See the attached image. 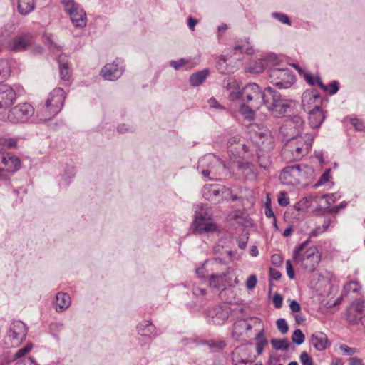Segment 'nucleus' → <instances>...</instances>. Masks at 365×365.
<instances>
[{
    "label": "nucleus",
    "instance_id": "nucleus-58",
    "mask_svg": "<svg viewBox=\"0 0 365 365\" xmlns=\"http://www.w3.org/2000/svg\"><path fill=\"white\" fill-rule=\"evenodd\" d=\"M2 144L8 148H14L16 147L17 141L15 138L4 139Z\"/></svg>",
    "mask_w": 365,
    "mask_h": 365
},
{
    "label": "nucleus",
    "instance_id": "nucleus-28",
    "mask_svg": "<svg viewBox=\"0 0 365 365\" xmlns=\"http://www.w3.org/2000/svg\"><path fill=\"white\" fill-rule=\"evenodd\" d=\"M231 357L233 365H248L252 363V361L245 358L242 347L238 346L235 349L231 354Z\"/></svg>",
    "mask_w": 365,
    "mask_h": 365
},
{
    "label": "nucleus",
    "instance_id": "nucleus-37",
    "mask_svg": "<svg viewBox=\"0 0 365 365\" xmlns=\"http://www.w3.org/2000/svg\"><path fill=\"white\" fill-rule=\"evenodd\" d=\"M43 38L45 44L48 46L50 49L60 50L61 48V47L57 43L55 42L52 34L45 33L43 34Z\"/></svg>",
    "mask_w": 365,
    "mask_h": 365
},
{
    "label": "nucleus",
    "instance_id": "nucleus-49",
    "mask_svg": "<svg viewBox=\"0 0 365 365\" xmlns=\"http://www.w3.org/2000/svg\"><path fill=\"white\" fill-rule=\"evenodd\" d=\"M257 277L255 274L250 275L246 281V287L251 290L257 284Z\"/></svg>",
    "mask_w": 365,
    "mask_h": 365
},
{
    "label": "nucleus",
    "instance_id": "nucleus-46",
    "mask_svg": "<svg viewBox=\"0 0 365 365\" xmlns=\"http://www.w3.org/2000/svg\"><path fill=\"white\" fill-rule=\"evenodd\" d=\"M228 99L232 101H235L238 100H241L243 101V97H242V89L241 91H231L228 95Z\"/></svg>",
    "mask_w": 365,
    "mask_h": 365
},
{
    "label": "nucleus",
    "instance_id": "nucleus-53",
    "mask_svg": "<svg viewBox=\"0 0 365 365\" xmlns=\"http://www.w3.org/2000/svg\"><path fill=\"white\" fill-rule=\"evenodd\" d=\"M61 2L66 11H68L73 8H76V6H78V4L74 2V0H61Z\"/></svg>",
    "mask_w": 365,
    "mask_h": 365
},
{
    "label": "nucleus",
    "instance_id": "nucleus-31",
    "mask_svg": "<svg viewBox=\"0 0 365 365\" xmlns=\"http://www.w3.org/2000/svg\"><path fill=\"white\" fill-rule=\"evenodd\" d=\"M36 4L34 0H19L18 11L21 15H27L35 9Z\"/></svg>",
    "mask_w": 365,
    "mask_h": 365
},
{
    "label": "nucleus",
    "instance_id": "nucleus-24",
    "mask_svg": "<svg viewBox=\"0 0 365 365\" xmlns=\"http://www.w3.org/2000/svg\"><path fill=\"white\" fill-rule=\"evenodd\" d=\"M230 269L228 268L226 272H223L220 274H211L209 277L210 286L219 289L224 287L227 284H229L227 277L230 273Z\"/></svg>",
    "mask_w": 365,
    "mask_h": 365
},
{
    "label": "nucleus",
    "instance_id": "nucleus-42",
    "mask_svg": "<svg viewBox=\"0 0 365 365\" xmlns=\"http://www.w3.org/2000/svg\"><path fill=\"white\" fill-rule=\"evenodd\" d=\"M330 171H331L330 169H327L321 175V177L319 178V180L317 182V183L314 185V187H318L320 185H322L325 184L326 182H327L329 180L330 178H331V176H330Z\"/></svg>",
    "mask_w": 365,
    "mask_h": 365
},
{
    "label": "nucleus",
    "instance_id": "nucleus-7",
    "mask_svg": "<svg viewBox=\"0 0 365 365\" xmlns=\"http://www.w3.org/2000/svg\"><path fill=\"white\" fill-rule=\"evenodd\" d=\"M322 101L318 91L314 88L306 90L302 96V106L306 112L316 109L320 110Z\"/></svg>",
    "mask_w": 365,
    "mask_h": 365
},
{
    "label": "nucleus",
    "instance_id": "nucleus-44",
    "mask_svg": "<svg viewBox=\"0 0 365 365\" xmlns=\"http://www.w3.org/2000/svg\"><path fill=\"white\" fill-rule=\"evenodd\" d=\"M340 350L342 351L346 355L352 356L359 352V350L356 348L349 347L346 344H341L339 347Z\"/></svg>",
    "mask_w": 365,
    "mask_h": 365
},
{
    "label": "nucleus",
    "instance_id": "nucleus-13",
    "mask_svg": "<svg viewBox=\"0 0 365 365\" xmlns=\"http://www.w3.org/2000/svg\"><path fill=\"white\" fill-rule=\"evenodd\" d=\"M206 315L209 323L215 325L222 324L229 317L227 311L219 305L209 308Z\"/></svg>",
    "mask_w": 365,
    "mask_h": 365
},
{
    "label": "nucleus",
    "instance_id": "nucleus-30",
    "mask_svg": "<svg viewBox=\"0 0 365 365\" xmlns=\"http://www.w3.org/2000/svg\"><path fill=\"white\" fill-rule=\"evenodd\" d=\"M302 168L299 165H294L285 167L281 173L282 178L287 180L288 178L291 177L293 178H297L301 175Z\"/></svg>",
    "mask_w": 365,
    "mask_h": 365
},
{
    "label": "nucleus",
    "instance_id": "nucleus-25",
    "mask_svg": "<svg viewBox=\"0 0 365 365\" xmlns=\"http://www.w3.org/2000/svg\"><path fill=\"white\" fill-rule=\"evenodd\" d=\"M252 328V325L247 322V319H241L237 320L233 326L232 336L236 339H238L244 332L251 330Z\"/></svg>",
    "mask_w": 365,
    "mask_h": 365
},
{
    "label": "nucleus",
    "instance_id": "nucleus-35",
    "mask_svg": "<svg viewBox=\"0 0 365 365\" xmlns=\"http://www.w3.org/2000/svg\"><path fill=\"white\" fill-rule=\"evenodd\" d=\"M250 105L247 106L244 102L240 108V113L246 118L252 120L255 118V112L254 110H257L258 108H252V103H250Z\"/></svg>",
    "mask_w": 365,
    "mask_h": 365
},
{
    "label": "nucleus",
    "instance_id": "nucleus-9",
    "mask_svg": "<svg viewBox=\"0 0 365 365\" xmlns=\"http://www.w3.org/2000/svg\"><path fill=\"white\" fill-rule=\"evenodd\" d=\"M33 36L31 33H23L16 36L6 44V48L11 51H23L27 50L32 44Z\"/></svg>",
    "mask_w": 365,
    "mask_h": 365
},
{
    "label": "nucleus",
    "instance_id": "nucleus-17",
    "mask_svg": "<svg viewBox=\"0 0 365 365\" xmlns=\"http://www.w3.org/2000/svg\"><path fill=\"white\" fill-rule=\"evenodd\" d=\"M27 334V329L24 323L21 321L14 322L10 328L9 336L16 344L25 339Z\"/></svg>",
    "mask_w": 365,
    "mask_h": 365
},
{
    "label": "nucleus",
    "instance_id": "nucleus-12",
    "mask_svg": "<svg viewBox=\"0 0 365 365\" xmlns=\"http://www.w3.org/2000/svg\"><path fill=\"white\" fill-rule=\"evenodd\" d=\"M270 76H277L280 81L274 83L279 88H288L295 82V76L290 70H269Z\"/></svg>",
    "mask_w": 365,
    "mask_h": 365
},
{
    "label": "nucleus",
    "instance_id": "nucleus-36",
    "mask_svg": "<svg viewBox=\"0 0 365 365\" xmlns=\"http://www.w3.org/2000/svg\"><path fill=\"white\" fill-rule=\"evenodd\" d=\"M273 348L276 350L285 351L289 348V342L287 339H272L270 341Z\"/></svg>",
    "mask_w": 365,
    "mask_h": 365
},
{
    "label": "nucleus",
    "instance_id": "nucleus-4",
    "mask_svg": "<svg viewBox=\"0 0 365 365\" xmlns=\"http://www.w3.org/2000/svg\"><path fill=\"white\" fill-rule=\"evenodd\" d=\"M34 113V109L31 104L19 103L9 110L7 119L14 124L24 123L29 121Z\"/></svg>",
    "mask_w": 365,
    "mask_h": 365
},
{
    "label": "nucleus",
    "instance_id": "nucleus-51",
    "mask_svg": "<svg viewBox=\"0 0 365 365\" xmlns=\"http://www.w3.org/2000/svg\"><path fill=\"white\" fill-rule=\"evenodd\" d=\"M31 349V344L30 345H26L25 347L22 348V349H19L15 355H14V358L15 359H19V358H21L22 356H24L26 354H27L29 351H30V350Z\"/></svg>",
    "mask_w": 365,
    "mask_h": 365
},
{
    "label": "nucleus",
    "instance_id": "nucleus-59",
    "mask_svg": "<svg viewBox=\"0 0 365 365\" xmlns=\"http://www.w3.org/2000/svg\"><path fill=\"white\" fill-rule=\"evenodd\" d=\"M278 202L281 206L285 207L289 205V199L287 197L285 192H281L280 197L278 198Z\"/></svg>",
    "mask_w": 365,
    "mask_h": 365
},
{
    "label": "nucleus",
    "instance_id": "nucleus-22",
    "mask_svg": "<svg viewBox=\"0 0 365 365\" xmlns=\"http://www.w3.org/2000/svg\"><path fill=\"white\" fill-rule=\"evenodd\" d=\"M310 341L314 348L319 351L325 350L330 345L327 336L321 331L314 333L310 337Z\"/></svg>",
    "mask_w": 365,
    "mask_h": 365
},
{
    "label": "nucleus",
    "instance_id": "nucleus-39",
    "mask_svg": "<svg viewBox=\"0 0 365 365\" xmlns=\"http://www.w3.org/2000/svg\"><path fill=\"white\" fill-rule=\"evenodd\" d=\"M299 74L304 78V79L310 85L314 86L317 84V78L313 76L312 74L307 73L305 70H297Z\"/></svg>",
    "mask_w": 365,
    "mask_h": 365
},
{
    "label": "nucleus",
    "instance_id": "nucleus-40",
    "mask_svg": "<svg viewBox=\"0 0 365 365\" xmlns=\"http://www.w3.org/2000/svg\"><path fill=\"white\" fill-rule=\"evenodd\" d=\"M304 339L305 336L300 329H297L293 332L292 336V341L294 344L300 345L304 343Z\"/></svg>",
    "mask_w": 365,
    "mask_h": 365
},
{
    "label": "nucleus",
    "instance_id": "nucleus-62",
    "mask_svg": "<svg viewBox=\"0 0 365 365\" xmlns=\"http://www.w3.org/2000/svg\"><path fill=\"white\" fill-rule=\"evenodd\" d=\"M265 215L270 218V217H273L274 218V225H276V217L274 215V212L271 207V205L270 204H268V203H266V207H265Z\"/></svg>",
    "mask_w": 365,
    "mask_h": 365
},
{
    "label": "nucleus",
    "instance_id": "nucleus-50",
    "mask_svg": "<svg viewBox=\"0 0 365 365\" xmlns=\"http://www.w3.org/2000/svg\"><path fill=\"white\" fill-rule=\"evenodd\" d=\"M223 87L226 90L235 89L237 87L236 81L232 78L225 79L223 81Z\"/></svg>",
    "mask_w": 365,
    "mask_h": 365
},
{
    "label": "nucleus",
    "instance_id": "nucleus-45",
    "mask_svg": "<svg viewBox=\"0 0 365 365\" xmlns=\"http://www.w3.org/2000/svg\"><path fill=\"white\" fill-rule=\"evenodd\" d=\"M299 359L302 365H314L313 359L309 356L308 353L303 351L301 353Z\"/></svg>",
    "mask_w": 365,
    "mask_h": 365
},
{
    "label": "nucleus",
    "instance_id": "nucleus-54",
    "mask_svg": "<svg viewBox=\"0 0 365 365\" xmlns=\"http://www.w3.org/2000/svg\"><path fill=\"white\" fill-rule=\"evenodd\" d=\"M187 63V60H185L184 58H181L178 61H171L170 62V66L173 67L174 68H180L182 66H185Z\"/></svg>",
    "mask_w": 365,
    "mask_h": 365
},
{
    "label": "nucleus",
    "instance_id": "nucleus-5",
    "mask_svg": "<svg viewBox=\"0 0 365 365\" xmlns=\"http://www.w3.org/2000/svg\"><path fill=\"white\" fill-rule=\"evenodd\" d=\"M293 260L301 263L306 272H313L321 261V253L316 247H311L304 254H299V259Z\"/></svg>",
    "mask_w": 365,
    "mask_h": 365
},
{
    "label": "nucleus",
    "instance_id": "nucleus-3",
    "mask_svg": "<svg viewBox=\"0 0 365 365\" xmlns=\"http://www.w3.org/2000/svg\"><path fill=\"white\" fill-rule=\"evenodd\" d=\"M267 93V88L262 91L257 84L248 83L242 88L243 102L251 103L252 108H259L265 102Z\"/></svg>",
    "mask_w": 365,
    "mask_h": 365
},
{
    "label": "nucleus",
    "instance_id": "nucleus-10",
    "mask_svg": "<svg viewBox=\"0 0 365 365\" xmlns=\"http://www.w3.org/2000/svg\"><path fill=\"white\" fill-rule=\"evenodd\" d=\"M21 168L20 159L14 155L6 154L4 155L0 163V179L6 180L8 175L3 173L4 170L14 173Z\"/></svg>",
    "mask_w": 365,
    "mask_h": 365
},
{
    "label": "nucleus",
    "instance_id": "nucleus-21",
    "mask_svg": "<svg viewBox=\"0 0 365 365\" xmlns=\"http://www.w3.org/2000/svg\"><path fill=\"white\" fill-rule=\"evenodd\" d=\"M50 106L44 103H40L37 107L36 116L41 121H46L52 119L58 113H56L57 108L52 109Z\"/></svg>",
    "mask_w": 365,
    "mask_h": 365
},
{
    "label": "nucleus",
    "instance_id": "nucleus-33",
    "mask_svg": "<svg viewBox=\"0 0 365 365\" xmlns=\"http://www.w3.org/2000/svg\"><path fill=\"white\" fill-rule=\"evenodd\" d=\"M317 85L320 86L324 91L329 93L330 95H334L339 91V83L336 81L331 82L328 86L324 85L319 77L317 78Z\"/></svg>",
    "mask_w": 365,
    "mask_h": 365
},
{
    "label": "nucleus",
    "instance_id": "nucleus-18",
    "mask_svg": "<svg viewBox=\"0 0 365 365\" xmlns=\"http://www.w3.org/2000/svg\"><path fill=\"white\" fill-rule=\"evenodd\" d=\"M290 138L289 140L290 142L296 144V146L301 147L305 149V153L307 154L309 153L311 148L312 143L313 141V135L310 133H305L304 135H300L299 134L295 135L294 133H291L289 134Z\"/></svg>",
    "mask_w": 365,
    "mask_h": 365
},
{
    "label": "nucleus",
    "instance_id": "nucleus-57",
    "mask_svg": "<svg viewBox=\"0 0 365 365\" xmlns=\"http://www.w3.org/2000/svg\"><path fill=\"white\" fill-rule=\"evenodd\" d=\"M58 62L59 63V68H68L69 65L66 56H59Z\"/></svg>",
    "mask_w": 365,
    "mask_h": 365
},
{
    "label": "nucleus",
    "instance_id": "nucleus-63",
    "mask_svg": "<svg viewBox=\"0 0 365 365\" xmlns=\"http://www.w3.org/2000/svg\"><path fill=\"white\" fill-rule=\"evenodd\" d=\"M269 275H270V278L272 279H275V280H278L281 277L280 272L275 269H272V268L269 269Z\"/></svg>",
    "mask_w": 365,
    "mask_h": 365
},
{
    "label": "nucleus",
    "instance_id": "nucleus-15",
    "mask_svg": "<svg viewBox=\"0 0 365 365\" xmlns=\"http://www.w3.org/2000/svg\"><path fill=\"white\" fill-rule=\"evenodd\" d=\"M267 145L259 148L257 152L259 166L264 170L269 169L271 165L269 151L273 149L274 145L270 137L267 138Z\"/></svg>",
    "mask_w": 365,
    "mask_h": 365
},
{
    "label": "nucleus",
    "instance_id": "nucleus-14",
    "mask_svg": "<svg viewBox=\"0 0 365 365\" xmlns=\"http://www.w3.org/2000/svg\"><path fill=\"white\" fill-rule=\"evenodd\" d=\"M66 93L63 88H56L48 95L45 101L52 109L57 108L56 113H59L64 104Z\"/></svg>",
    "mask_w": 365,
    "mask_h": 365
},
{
    "label": "nucleus",
    "instance_id": "nucleus-2",
    "mask_svg": "<svg viewBox=\"0 0 365 365\" xmlns=\"http://www.w3.org/2000/svg\"><path fill=\"white\" fill-rule=\"evenodd\" d=\"M226 169L225 163L212 154H208L200 158L197 170L205 178L210 180L220 175Z\"/></svg>",
    "mask_w": 365,
    "mask_h": 365
},
{
    "label": "nucleus",
    "instance_id": "nucleus-29",
    "mask_svg": "<svg viewBox=\"0 0 365 365\" xmlns=\"http://www.w3.org/2000/svg\"><path fill=\"white\" fill-rule=\"evenodd\" d=\"M155 327L150 321H144L138 327V334L143 336H155Z\"/></svg>",
    "mask_w": 365,
    "mask_h": 365
},
{
    "label": "nucleus",
    "instance_id": "nucleus-56",
    "mask_svg": "<svg viewBox=\"0 0 365 365\" xmlns=\"http://www.w3.org/2000/svg\"><path fill=\"white\" fill-rule=\"evenodd\" d=\"M283 299L280 294L276 293L273 297V303L276 308L279 309L282 306Z\"/></svg>",
    "mask_w": 365,
    "mask_h": 365
},
{
    "label": "nucleus",
    "instance_id": "nucleus-52",
    "mask_svg": "<svg viewBox=\"0 0 365 365\" xmlns=\"http://www.w3.org/2000/svg\"><path fill=\"white\" fill-rule=\"evenodd\" d=\"M60 78L61 81L67 82L66 84L69 83L71 78V70H60Z\"/></svg>",
    "mask_w": 365,
    "mask_h": 365
},
{
    "label": "nucleus",
    "instance_id": "nucleus-23",
    "mask_svg": "<svg viewBox=\"0 0 365 365\" xmlns=\"http://www.w3.org/2000/svg\"><path fill=\"white\" fill-rule=\"evenodd\" d=\"M364 302L361 299H357L352 302L351 304L349 309L347 310L346 313V319L347 320L352 323L355 324L357 323L359 320L361 319V316H355L354 317H351V313L356 312L358 314L361 315L364 310Z\"/></svg>",
    "mask_w": 365,
    "mask_h": 365
},
{
    "label": "nucleus",
    "instance_id": "nucleus-41",
    "mask_svg": "<svg viewBox=\"0 0 365 365\" xmlns=\"http://www.w3.org/2000/svg\"><path fill=\"white\" fill-rule=\"evenodd\" d=\"M272 16L273 18L277 19L279 21H280L282 24H285L287 25H291V21L288 17V16L283 13H279V12H273L272 14Z\"/></svg>",
    "mask_w": 365,
    "mask_h": 365
},
{
    "label": "nucleus",
    "instance_id": "nucleus-27",
    "mask_svg": "<svg viewBox=\"0 0 365 365\" xmlns=\"http://www.w3.org/2000/svg\"><path fill=\"white\" fill-rule=\"evenodd\" d=\"M71 304L70 296L64 292H58L56 296V310L61 312L69 307Z\"/></svg>",
    "mask_w": 365,
    "mask_h": 365
},
{
    "label": "nucleus",
    "instance_id": "nucleus-43",
    "mask_svg": "<svg viewBox=\"0 0 365 365\" xmlns=\"http://www.w3.org/2000/svg\"><path fill=\"white\" fill-rule=\"evenodd\" d=\"M276 324L277 329L282 334L287 333L289 330V327L287 322L284 319L280 318L277 319L276 322Z\"/></svg>",
    "mask_w": 365,
    "mask_h": 365
},
{
    "label": "nucleus",
    "instance_id": "nucleus-60",
    "mask_svg": "<svg viewBox=\"0 0 365 365\" xmlns=\"http://www.w3.org/2000/svg\"><path fill=\"white\" fill-rule=\"evenodd\" d=\"M265 60L272 63L273 66L278 65V56L275 53H269L265 58Z\"/></svg>",
    "mask_w": 365,
    "mask_h": 365
},
{
    "label": "nucleus",
    "instance_id": "nucleus-32",
    "mask_svg": "<svg viewBox=\"0 0 365 365\" xmlns=\"http://www.w3.org/2000/svg\"><path fill=\"white\" fill-rule=\"evenodd\" d=\"M208 70H201L191 75L190 81L192 86H197L201 84L207 77Z\"/></svg>",
    "mask_w": 365,
    "mask_h": 365
},
{
    "label": "nucleus",
    "instance_id": "nucleus-38",
    "mask_svg": "<svg viewBox=\"0 0 365 365\" xmlns=\"http://www.w3.org/2000/svg\"><path fill=\"white\" fill-rule=\"evenodd\" d=\"M245 41L247 43V45H237L230 51V52L235 53L236 51H239L240 52H244L245 53L248 54V55L253 54L254 53L253 47L250 45L248 39H247Z\"/></svg>",
    "mask_w": 365,
    "mask_h": 365
},
{
    "label": "nucleus",
    "instance_id": "nucleus-26",
    "mask_svg": "<svg viewBox=\"0 0 365 365\" xmlns=\"http://www.w3.org/2000/svg\"><path fill=\"white\" fill-rule=\"evenodd\" d=\"M309 114V123L312 128H319L325 119L324 112L320 110H313L307 112Z\"/></svg>",
    "mask_w": 365,
    "mask_h": 365
},
{
    "label": "nucleus",
    "instance_id": "nucleus-19",
    "mask_svg": "<svg viewBox=\"0 0 365 365\" xmlns=\"http://www.w3.org/2000/svg\"><path fill=\"white\" fill-rule=\"evenodd\" d=\"M67 12L75 27L83 28L86 26L87 22L86 14L79 5Z\"/></svg>",
    "mask_w": 365,
    "mask_h": 365
},
{
    "label": "nucleus",
    "instance_id": "nucleus-1",
    "mask_svg": "<svg viewBox=\"0 0 365 365\" xmlns=\"http://www.w3.org/2000/svg\"><path fill=\"white\" fill-rule=\"evenodd\" d=\"M264 105L274 116L277 118L288 113L291 108V101L282 98L279 92L270 87H267Z\"/></svg>",
    "mask_w": 365,
    "mask_h": 365
},
{
    "label": "nucleus",
    "instance_id": "nucleus-8",
    "mask_svg": "<svg viewBox=\"0 0 365 365\" xmlns=\"http://www.w3.org/2000/svg\"><path fill=\"white\" fill-rule=\"evenodd\" d=\"M207 215L202 212L195 211V220L192 223L193 232L195 234L213 232L217 230V225L212 222H206Z\"/></svg>",
    "mask_w": 365,
    "mask_h": 365
},
{
    "label": "nucleus",
    "instance_id": "nucleus-48",
    "mask_svg": "<svg viewBox=\"0 0 365 365\" xmlns=\"http://www.w3.org/2000/svg\"><path fill=\"white\" fill-rule=\"evenodd\" d=\"M351 124L355 128L356 130L362 131L365 129V124L359 119H351Z\"/></svg>",
    "mask_w": 365,
    "mask_h": 365
},
{
    "label": "nucleus",
    "instance_id": "nucleus-64",
    "mask_svg": "<svg viewBox=\"0 0 365 365\" xmlns=\"http://www.w3.org/2000/svg\"><path fill=\"white\" fill-rule=\"evenodd\" d=\"M349 365H365L363 360L357 357H351L349 359Z\"/></svg>",
    "mask_w": 365,
    "mask_h": 365
},
{
    "label": "nucleus",
    "instance_id": "nucleus-61",
    "mask_svg": "<svg viewBox=\"0 0 365 365\" xmlns=\"http://www.w3.org/2000/svg\"><path fill=\"white\" fill-rule=\"evenodd\" d=\"M286 269H287V275L289 277V279H294V269H293V267H292L290 260H287L286 262Z\"/></svg>",
    "mask_w": 365,
    "mask_h": 365
},
{
    "label": "nucleus",
    "instance_id": "nucleus-47",
    "mask_svg": "<svg viewBox=\"0 0 365 365\" xmlns=\"http://www.w3.org/2000/svg\"><path fill=\"white\" fill-rule=\"evenodd\" d=\"M309 242V240H307L295 247L293 253V259H299V254L302 253Z\"/></svg>",
    "mask_w": 365,
    "mask_h": 365
},
{
    "label": "nucleus",
    "instance_id": "nucleus-55",
    "mask_svg": "<svg viewBox=\"0 0 365 365\" xmlns=\"http://www.w3.org/2000/svg\"><path fill=\"white\" fill-rule=\"evenodd\" d=\"M267 344V339H262L259 341H257L256 344V349L257 353L258 355H260L262 354L264 348Z\"/></svg>",
    "mask_w": 365,
    "mask_h": 365
},
{
    "label": "nucleus",
    "instance_id": "nucleus-16",
    "mask_svg": "<svg viewBox=\"0 0 365 365\" xmlns=\"http://www.w3.org/2000/svg\"><path fill=\"white\" fill-rule=\"evenodd\" d=\"M16 99L15 91L8 85L0 86V109L11 106Z\"/></svg>",
    "mask_w": 365,
    "mask_h": 365
},
{
    "label": "nucleus",
    "instance_id": "nucleus-20",
    "mask_svg": "<svg viewBox=\"0 0 365 365\" xmlns=\"http://www.w3.org/2000/svg\"><path fill=\"white\" fill-rule=\"evenodd\" d=\"M304 125V121L301 116L294 115L286 120L284 125L281 128V133L284 135H289V133L287 130L294 128L295 131L293 133H294L295 135L299 134L300 130H302Z\"/></svg>",
    "mask_w": 365,
    "mask_h": 365
},
{
    "label": "nucleus",
    "instance_id": "nucleus-11",
    "mask_svg": "<svg viewBox=\"0 0 365 365\" xmlns=\"http://www.w3.org/2000/svg\"><path fill=\"white\" fill-rule=\"evenodd\" d=\"M307 155L304 148L296 146V144L289 140L282 150V158L287 163L299 160Z\"/></svg>",
    "mask_w": 365,
    "mask_h": 365
},
{
    "label": "nucleus",
    "instance_id": "nucleus-6",
    "mask_svg": "<svg viewBox=\"0 0 365 365\" xmlns=\"http://www.w3.org/2000/svg\"><path fill=\"white\" fill-rule=\"evenodd\" d=\"M231 190L225 186L220 185H207L202 190L203 197L214 204L220 203L224 199L228 197Z\"/></svg>",
    "mask_w": 365,
    "mask_h": 365
},
{
    "label": "nucleus",
    "instance_id": "nucleus-34",
    "mask_svg": "<svg viewBox=\"0 0 365 365\" xmlns=\"http://www.w3.org/2000/svg\"><path fill=\"white\" fill-rule=\"evenodd\" d=\"M123 74V70H101L100 75L108 81H114L119 78Z\"/></svg>",
    "mask_w": 365,
    "mask_h": 365
}]
</instances>
